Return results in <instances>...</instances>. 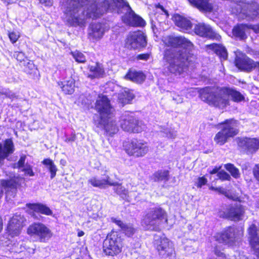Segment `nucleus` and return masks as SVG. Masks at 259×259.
<instances>
[{
  "label": "nucleus",
  "mask_w": 259,
  "mask_h": 259,
  "mask_svg": "<svg viewBox=\"0 0 259 259\" xmlns=\"http://www.w3.org/2000/svg\"><path fill=\"white\" fill-rule=\"evenodd\" d=\"M27 233L35 241L47 242L53 236L51 230L41 223H34L27 228Z\"/></svg>",
  "instance_id": "obj_10"
},
{
  "label": "nucleus",
  "mask_w": 259,
  "mask_h": 259,
  "mask_svg": "<svg viewBox=\"0 0 259 259\" xmlns=\"http://www.w3.org/2000/svg\"><path fill=\"white\" fill-rule=\"evenodd\" d=\"M207 50L213 51L224 60L227 59L228 54L226 49L222 46L216 44H212L206 46Z\"/></svg>",
  "instance_id": "obj_31"
},
{
  "label": "nucleus",
  "mask_w": 259,
  "mask_h": 259,
  "mask_svg": "<svg viewBox=\"0 0 259 259\" xmlns=\"http://www.w3.org/2000/svg\"><path fill=\"white\" fill-rule=\"evenodd\" d=\"M248 239L255 254L259 256V235L256 226L252 224L248 229Z\"/></svg>",
  "instance_id": "obj_23"
},
{
  "label": "nucleus",
  "mask_w": 259,
  "mask_h": 259,
  "mask_svg": "<svg viewBox=\"0 0 259 259\" xmlns=\"http://www.w3.org/2000/svg\"><path fill=\"white\" fill-rule=\"evenodd\" d=\"M249 29H253L256 33H259V24L257 25H247L246 24H239L234 27L233 34L234 36L241 40L247 37L246 33Z\"/></svg>",
  "instance_id": "obj_24"
},
{
  "label": "nucleus",
  "mask_w": 259,
  "mask_h": 259,
  "mask_svg": "<svg viewBox=\"0 0 259 259\" xmlns=\"http://www.w3.org/2000/svg\"><path fill=\"white\" fill-rule=\"evenodd\" d=\"M190 92L193 96L199 93L202 101L220 108H224L229 105L230 97L237 102L244 99L240 92L228 88L207 87L203 89H191Z\"/></svg>",
  "instance_id": "obj_3"
},
{
  "label": "nucleus",
  "mask_w": 259,
  "mask_h": 259,
  "mask_svg": "<svg viewBox=\"0 0 259 259\" xmlns=\"http://www.w3.org/2000/svg\"><path fill=\"white\" fill-rule=\"evenodd\" d=\"M111 220L112 222L120 227L122 232L125 233L126 236L130 237L134 233L135 229L132 225L124 224L120 220L115 218H111Z\"/></svg>",
  "instance_id": "obj_33"
},
{
  "label": "nucleus",
  "mask_w": 259,
  "mask_h": 259,
  "mask_svg": "<svg viewBox=\"0 0 259 259\" xmlns=\"http://www.w3.org/2000/svg\"><path fill=\"white\" fill-rule=\"evenodd\" d=\"M256 207L259 208V203L258 202H257V203L256 204Z\"/></svg>",
  "instance_id": "obj_60"
},
{
  "label": "nucleus",
  "mask_w": 259,
  "mask_h": 259,
  "mask_svg": "<svg viewBox=\"0 0 259 259\" xmlns=\"http://www.w3.org/2000/svg\"><path fill=\"white\" fill-rule=\"evenodd\" d=\"M153 246L162 259H170L174 253L172 243L164 235H155Z\"/></svg>",
  "instance_id": "obj_9"
},
{
  "label": "nucleus",
  "mask_w": 259,
  "mask_h": 259,
  "mask_svg": "<svg viewBox=\"0 0 259 259\" xmlns=\"http://www.w3.org/2000/svg\"><path fill=\"white\" fill-rule=\"evenodd\" d=\"M84 232H83V231H80L78 232V236L79 237H81V236H82L84 235Z\"/></svg>",
  "instance_id": "obj_56"
},
{
  "label": "nucleus",
  "mask_w": 259,
  "mask_h": 259,
  "mask_svg": "<svg viewBox=\"0 0 259 259\" xmlns=\"http://www.w3.org/2000/svg\"><path fill=\"white\" fill-rule=\"evenodd\" d=\"M207 182V179L204 177H200L197 179L196 182V185L198 188H201L202 186L205 185Z\"/></svg>",
  "instance_id": "obj_46"
},
{
  "label": "nucleus",
  "mask_w": 259,
  "mask_h": 259,
  "mask_svg": "<svg viewBox=\"0 0 259 259\" xmlns=\"http://www.w3.org/2000/svg\"><path fill=\"white\" fill-rule=\"evenodd\" d=\"M154 13L152 14L151 18V27L153 31L157 28L158 23L162 22L168 17V12L160 4L155 5Z\"/></svg>",
  "instance_id": "obj_20"
},
{
  "label": "nucleus",
  "mask_w": 259,
  "mask_h": 259,
  "mask_svg": "<svg viewBox=\"0 0 259 259\" xmlns=\"http://www.w3.org/2000/svg\"><path fill=\"white\" fill-rule=\"evenodd\" d=\"M164 43L170 47L164 51L163 66L167 73L176 75L185 72L189 62L193 44L182 36H167L163 38Z\"/></svg>",
  "instance_id": "obj_2"
},
{
  "label": "nucleus",
  "mask_w": 259,
  "mask_h": 259,
  "mask_svg": "<svg viewBox=\"0 0 259 259\" xmlns=\"http://www.w3.org/2000/svg\"><path fill=\"white\" fill-rule=\"evenodd\" d=\"M99 0H61L66 21L72 26L83 27L87 18L96 19L108 11L124 14L123 21L133 26L143 27L146 23L132 10L125 0H104L100 7Z\"/></svg>",
  "instance_id": "obj_1"
},
{
  "label": "nucleus",
  "mask_w": 259,
  "mask_h": 259,
  "mask_svg": "<svg viewBox=\"0 0 259 259\" xmlns=\"http://www.w3.org/2000/svg\"><path fill=\"white\" fill-rule=\"evenodd\" d=\"M243 234L242 228L230 226L225 228L221 233L215 236L216 240L229 246L238 245Z\"/></svg>",
  "instance_id": "obj_8"
},
{
  "label": "nucleus",
  "mask_w": 259,
  "mask_h": 259,
  "mask_svg": "<svg viewBox=\"0 0 259 259\" xmlns=\"http://www.w3.org/2000/svg\"><path fill=\"white\" fill-rule=\"evenodd\" d=\"M235 63L240 70L250 72L253 69H256L259 73V62L250 59L240 51L236 52Z\"/></svg>",
  "instance_id": "obj_14"
},
{
  "label": "nucleus",
  "mask_w": 259,
  "mask_h": 259,
  "mask_svg": "<svg viewBox=\"0 0 259 259\" xmlns=\"http://www.w3.org/2000/svg\"><path fill=\"white\" fill-rule=\"evenodd\" d=\"M90 73L88 77L91 78L102 77L105 71L103 65L99 63H96L94 65L89 66Z\"/></svg>",
  "instance_id": "obj_29"
},
{
  "label": "nucleus",
  "mask_w": 259,
  "mask_h": 259,
  "mask_svg": "<svg viewBox=\"0 0 259 259\" xmlns=\"http://www.w3.org/2000/svg\"><path fill=\"white\" fill-rule=\"evenodd\" d=\"M173 19L175 24L183 31H189L192 27V24L189 19L179 14L175 15Z\"/></svg>",
  "instance_id": "obj_26"
},
{
  "label": "nucleus",
  "mask_w": 259,
  "mask_h": 259,
  "mask_svg": "<svg viewBox=\"0 0 259 259\" xmlns=\"http://www.w3.org/2000/svg\"><path fill=\"white\" fill-rule=\"evenodd\" d=\"M218 189L216 191L220 193L225 194H226V190L222 187H218Z\"/></svg>",
  "instance_id": "obj_55"
},
{
  "label": "nucleus",
  "mask_w": 259,
  "mask_h": 259,
  "mask_svg": "<svg viewBox=\"0 0 259 259\" xmlns=\"http://www.w3.org/2000/svg\"><path fill=\"white\" fill-rule=\"evenodd\" d=\"M125 78L137 83H141L144 80L145 76L142 72L130 70Z\"/></svg>",
  "instance_id": "obj_34"
},
{
  "label": "nucleus",
  "mask_w": 259,
  "mask_h": 259,
  "mask_svg": "<svg viewBox=\"0 0 259 259\" xmlns=\"http://www.w3.org/2000/svg\"><path fill=\"white\" fill-rule=\"evenodd\" d=\"M114 183V185H113L114 186V191L123 199L128 200L127 191L121 185L118 184L117 183Z\"/></svg>",
  "instance_id": "obj_37"
},
{
  "label": "nucleus",
  "mask_w": 259,
  "mask_h": 259,
  "mask_svg": "<svg viewBox=\"0 0 259 259\" xmlns=\"http://www.w3.org/2000/svg\"><path fill=\"white\" fill-rule=\"evenodd\" d=\"M146 44V36L142 31L134 32L131 34L126 42L127 48L133 49L145 47Z\"/></svg>",
  "instance_id": "obj_19"
},
{
  "label": "nucleus",
  "mask_w": 259,
  "mask_h": 259,
  "mask_svg": "<svg viewBox=\"0 0 259 259\" xmlns=\"http://www.w3.org/2000/svg\"><path fill=\"white\" fill-rule=\"evenodd\" d=\"M149 58V54L148 53L140 54L137 56V59L139 60H147Z\"/></svg>",
  "instance_id": "obj_50"
},
{
  "label": "nucleus",
  "mask_w": 259,
  "mask_h": 259,
  "mask_svg": "<svg viewBox=\"0 0 259 259\" xmlns=\"http://www.w3.org/2000/svg\"><path fill=\"white\" fill-rule=\"evenodd\" d=\"M236 4L232 12L242 19H254L259 17V5L249 0H233Z\"/></svg>",
  "instance_id": "obj_5"
},
{
  "label": "nucleus",
  "mask_w": 259,
  "mask_h": 259,
  "mask_svg": "<svg viewBox=\"0 0 259 259\" xmlns=\"http://www.w3.org/2000/svg\"><path fill=\"white\" fill-rule=\"evenodd\" d=\"M13 56L20 62L21 66H25V62H26V59H27V58L25 56L23 53L21 52H15L14 53Z\"/></svg>",
  "instance_id": "obj_41"
},
{
  "label": "nucleus",
  "mask_w": 259,
  "mask_h": 259,
  "mask_svg": "<svg viewBox=\"0 0 259 259\" xmlns=\"http://www.w3.org/2000/svg\"><path fill=\"white\" fill-rule=\"evenodd\" d=\"M18 33L15 32H11L9 33V38L12 43L14 44L16 42L19 37Z\"/></svg>",
  "instance_id": "obj_45"
},
{
  "label": "nucleus",
  "mask_w": 259,
  "mask_h": 259,
  "mask_svg": "<svg viewBox=\"0 0 259 259\" xmlns=\"http://www.w3.org/2000/svg\"><path fill=\"white\" fill-rule=\"evenodd\" d=\"M254 175L256 179L259 181V165L256 166L254 170Z\"/></svg>",
  "instance_id": "obj_52"
},
{
  "label": "nucleus",
  "mask_w": 259,
  "mask_h": 259,
  "mask_svg": "<svg viewBox=\"0 0 259 259\" xmlns=\"http://www.w3.org/2000/svg\"><path fill=\"white\" fill-rule=\"evenodd\" d=\"M192 6L196 7L200 11L210 12L213 7L210 0H188Z\"/></svg>",
  "instance_id": "obj_27"
},
{
  "label": "nucleus",
  "mask_w": 259,
  "mask_h": 259,
  "mask_svg": "<svg viewBox=\"0 0 259 259\" xmlns=\"http://www.w3.org/2000/svg\"><path fill=\"white\" fill-rule=\"evenodd\" d=\"M24 221V218L20 214L16 213L11 219L6 230V234L9 241L12 242L11 238L18 236L20 234Z\"/></svg>",
  "instance_id": "obj_15"
},
{
  "label": "nucleus",
  "mask_w": 259,
  "mask_h": 259,
  "mask_svg": "<svg viewBox=\"0 0 259 259\" xmlns=\"http://www.w3.org/2000/svg\"><path fill=\"white\" fill-rule=\"evenodd\" d=\"M225 167L228 170L231 175L235 178L237 179L240 177V172L236 167L231 163H228L225 165Z\"/></svg>",
  "instance_id": "obj_39"
},
{
  "label": "nucleus",
  "mask_w": 259,
  "mask_h": 259,
  "mask_svg": "<svg viewBox=\"0 0 259 259\" xmlns=\"http://www.w3.org/2000/svg\"><path fill=\"white\" fill-rule=\"evenodd\" d=\"M19 180V178L16 177L14 174H11L9 180H1L0 198L2 197L4 190L7 198L9 196L14 197Z\"/></svg>",
  "instance_id": "obj_16"
},
{
  "label": "nucleus",
  "mask_w": 259,
  "mask_h": 259,
  "mask_svg": "<svg viewBox=\"0 0 259 259\" xmlns=\"http://www.w3.org/2000/svg\"><path fill=\"white\" fill-rule=\"evenodd\" d=\"M88 181L90 184L95 187L103 188L107 185H114V183L110 180L108 176L102 179H99L97 177H92Z\"/></svg>",
  "instance_id": "obj_28"
},
{
  "label": "nucleus",
  "mask_w": 259,
  "mask_h": 259,
  "mask_svg": "<svg viewBox=\"0 0 259 259\" xmlns=\"http://www.w3.org/2000/svg\"><path fill=\"white\" fill-rule=\"evenodd\" d=\"M32 253H34V249H33L32 250Z\"/></svg>",
  "instance_id": "obj_62"
},
{
  "label": "nucleus",
  "mask_w": 259,
  "mask_h": 259,
  "mask_svg": "<svg viewBox=\"0 0 259 259\" xmlns=\"http://www.w3.org/2000/svg\"><path fill=\"white\" fill-rule=\"evenodd\" d=\"M221 130L214 138V142L219 145H223L228 139L236 135L238 132V123L233 119H227L220 124Z\"/></svg>",
  "instance_id": "obj_7"
},
{
  "label": "nucleus",
  "mask_w": 259,
  "mask_h": 259,
  "mask_svg": "<svg viewBox=\"0 0 259 259\" xmlns=\"http://www.w3.org/2000/svg\"><path fill=\"white\" fill-rule=\"evenodd\" d=\"M19 244L17 243L16 244L14 243L13 245V248H12V251L16 252H19L22 251V244L19 245Z\"/></svg>",
  "instance_id": "obj_48"
},
{
  "label": "nucleus",
  "mask_w": 259,
  "mask_h": 259,
  "mask_svg": "<svg viewBox=\"0 0 259 259\" xmlns=\"http://www.w3.org/2000/svg\"><path fill=\"white\" fill-rule=\"evenodd\" d=\"M220 168H221L220 167H215L212 169H208V171L211 175L215 174L218 173V171L220 169Z\"/></svg>",
  "instance_id": "obj_53"
},
{
  "label": "nucleus",
  "mask_w": 259,
  "mask_h": 259,
  "mask_svg": "<svg viewBox=\"0 0 259 259\" xmlns=\"http://www.w3.org/2000/svg\"><path fill=\"white\" fill-rule=\"evenodd\" d=\"M73 58L78 63H84L86 60L85 56L78 51H75L71 53Z\"/></svg>",
  "instance_id": "obj_40"
},
{
  "label": "nucleus",
  "mask_w": 259,
  "mask_h": 259,
  "mask_svg": "<svg viewBox=\"0 0 259 259\" xmlns=\"http://www.w3.org/2000/svg\"><path fill=\"white\" fill-rule=\"evenodd\" d=\"M106 30L105 24L101 23H92L90 27L89 35L90 39L97 40L101 38Z\"/></svg>",
  "instance_id": "obj_25"
},
{
  "label": "nucleus",
  "mask_w": 259,
  "mask_h": 259,
  "mask_svg": "<svg viewBox=\"0 0 259 259\" xmlns=\"http://www.w3.org/2000/svg\"><path fill=\"white\" fill-rule=\"evenodd\" d=\"M238 144L248 154L254 153L259 149V139L257 138H243L239 140Z\"/></svg>",
  "instance_id": "obj_22"
},
{
  "label": "nucleus",
  "mask_w": 259,
  "mask_h": 259,
  "mask_svg": "<svg viewBox=\"0 0 259 259\" xmlns=\"http://www.w3.org/2000/svg\"><path fill=\"white\" fill-rule=\"evenodd\" d=\"M122 247L121 239L116 232L108 234L103 242V249L105 253L113 256L121 251Z\"/></svg>",
  "instance_id": "obj_11"
},
{
  "label": "nucleus",
  "mask_w": 259,
  "mask_h": 259,
  "mask_svg": "<svg viewBox=\"0 0 259 259\" xmlns=\"http://www.w3.org/2000/svg\"><path fill=\"white\" fill-rule=\"evenodd\" d=\"M95 108L100 114L94 116L95 125L110 136L116 133L118 128L113 118L110 101L106 95H99Z\"/></svg>",
  "instance_id": "obj_4"
},
{
  "label": "nucleus",
  "mask_w": 259,
  "mask_h": 259,
  "mask_svg": "<svg viewBox=\"0 0 259 259\" xmlns=\"http://www.w3.org/2000/svg\"><path fill=\"white\" fill-rule=\"evenodd\" d=\"M218 179L222 180H229L231 178L230 175L224 171H221L217 174Z\"/></svg>",
  "instance_id": "obj_44"
},
{
  "label": "nucleus",
  "mask_w": 259,
  "mask_h": 259,
  "mask_svg": "<svg viewBox=\"0 0 259 259\" xmlns=\"http://www.w3.org/2000/svg\"><path fill=\"white\" fill-rule=\"evenodd\" d=\"M42 163L46 166L50 171L51 179L54 178L56 175L58 168L53 161L50 158H46L42 161Z\"/></svg>",
  "instance_id": "obj_35"
},
{
  "label": "nucleus",
  "mask_w": 259,
  "mask_h": 259,
  "mask_svg": "<svg viewBox=\"0 0 259 259\" xmlns=\"http://www.w3.org/2000/svg\"><path fill=\"white\" fill-rule=\"evenodd\" d=\"M168 170H158L153 174L152 178L155 182L167 181L168 180Z\"/></svg>",
  "instance_id": "obj_36"
},
{
  "label": "nucleus",
  "mask_w": 259,
  "mask_h": 259,
  "mask_svg": "<svg viewBox=\"0 0 259 259\" xmlns=\"http://www.w3.org/2000/svg\"><path fill=\"white\" fill-rule=\"evenodd\" d=\"M160 132L162 136L170 139H174L177 136V132L172 129L162 127Z\"/></svg>",
  "instance_id": "obj_38"
},
{
  "label": "nucleus",
  "mask_w": 259,
  "mask_h": 259,
  "mask_svg": "<svg viewBox=\"0 0 259 259\" xmlns=\"http://www.w3.org/2000/svg\"><path fill=\"white\" fill-rule=\"evenodd\" d=\"M24 67V70L27 73L31 74L32 73L34 70L36 69V67L33 64V62L29 60L28 59H26V62H25V66H23Z\"/></svg>",
  "instance_id": "obj_42"
},
{
  "label": "nucleus",
  "mask_w": 259,
  "mask_h": 259,
  "mask_svg": "<svg viewBox=\"0 0 259 259\" xmlns=\"http://www.w3.org/2000/svg\"><path fill=\"white\" fill-rule=\"evenodd\" d=\"M76 136L74 133H72L70 136H66L65 142L67 143L72 142L75 140Z\"/></svg>",
  "instance_id": "obj_49"
},
{
  "label": "nucleus",
  "mask_w": 259,
  "mask_h": 259,
  "mask_svg": "<svg viewBox=\"0 0 259 259\" xmlns=\"http://www.w3.org/2000/svg\"><path fill=\"white\" fill-rule=\"evenodd\" d=\"M60 78L62 81L58 82V85L65 94L71 95L74 92L75 81L71 76L69 70H60Z\"/></svg>",
  "instance_id": "obj_17"
},
{
  "label": "nucleus",
  "mask_w": 259,
  "mask_h": 259,
  "mask_svg": "<svg viewBox=\"0 0 259 259\" xmlns=\"http://www.w3.org/2000/svg\"><path fill=\"white\" fill-rule=\"evenodd\" d=\"M3 94L5 95L7 97L10 98H13L15 97L14 94L9 90H6L2 93Z\"/></svg>",
  "instance_id": "obj_51"
},
{
  "label": "nucleus",
  "mask_w": 259,
  "mask_h": 259,
  "mask_svg": "<svg viewBox=\"0 0 259 259\" xmlns=\"http://www.w3.org/2000/svg\"><path fill=\"white\" fill-rule=\"evenodd\" d=\"M29 207L30 209L35 212H39L47 215H51L53 214V211L50 209V208L42 204H29Z\"/></svg>",
  "instance_id": "obj_32"
},
{
  "label": "nucleus",
  "mask_w": 259,
  "mask_h": 259,
  "mask_svg": "<svg viewBox=\"0 0 259 259\" xmlns=\"http://www.w3.org/2000/svg\"><path fill=\"white\" fill-rule=\"evenodd\" d=\"M4 3L9 4L10 3V0H2Z\"/></svg>",
  "instance_id": "obj_59"
},
{
  "label": "nucleus",
  "mask_w": 259,
  "mask_h": 259,
  "mask_svg": "<svg viewBox=\"0 0 259 259\" xmlns=\"http://www.w3.org/2000/svg\"><path fill=\"white\" fill-rule=\"evenodd\" d=\"M25 159H26V156L25 155H22L21 156L20 159L19 160L18 162V167L19 168H22L23 167L25 166Z\"/></svg>",
  "instance_id": "obj_47"
},
{
  "label": "nucleus",
  "mask_w": 259,
  "mask_h": 259,
  "mask_svg": "<svg viewBox=\"0 0 259 259\" xmlns=\"http://www.w3.org/2000/svg\"><path fill=\"white\" fill-rule=\"evenodd\" d=\"M195 33L202 37L219 39L221 36L208 24L198 23L194 27Z\"/></svg>",
  "instance_id": "obj_21"
},
{
  "label": "nucleus",
  "mask_w": 259,
  "mask_h": 259,
  "mask_svg": "<svg viewBox=\"0 0 259 259\" xmlns=\"http://www.w3.org/2000/svg\"><path fill=\"white\" fill-rule=\"evenodd\" d=\"M2 229H3L2 220L1 218H0V232L2 231Z\"/></svg>",
  "instance_id": "obj_57"
},
{
  "label": "nucleus",
  "mask_w": 259,
  "mask_h": 259,
  "mask_svg": "<svg viewBox=\"0 0 259 259\" xmlns=\"http://www.w3.org/2000/svg\"><path fill=\"white\" fill-rule=\"evenodd\" d=\"M173 100H175L177 103H181L183 102V98L178 95V96H176V97H173Z\"/></svg>",
  "instance_id": "obj_54"
},
{
  "label": "nucleus",
  "mask_w": 259,
  "mask_h": 259,
  "mask_svg": "<svg viewBox=\"0 0 259 259\" xmlns=\"http://www.w3.org/2000/svg\"><path fill=\"white\" fill-rule=\"evenodd\" d=\"M167 222L165 211L161 208H155L145 216L142 225L146 230L158 231L159 226Z\"/></svg>",
  "instance_id": "obj_6"
},
{
  "label": "nucleus",
  "mask_w": 259,
  "mask_h": 259,
  "mask_svg": "<svg viewBox=\"0 0 259 259\" xmlns=\"http://www.w3.org/2000/svg\"><path fill=\"white\" fill-rule=\"evenodd\" d=\"M210 189L216 191L218 188L211 186L210 187Z\"/></svg>",
  "instance_id": "obj_58"
},
{
  "label": "nucleus",
  "mask_w": 259,
  "mask_h": 259,
  "mask_svg": "<svg viewBox=\"0 0 259 259\" xmlns=\"http://www.w3.org/2000/svg\"><path fill=\"white\" fill-rule=\"evenodd\" d=\"M119 122L121 128L127 132L139 133L146 128V125L142 121L137 119L128 112H125L121 116Z\"/></svg>",
  "instance_id": "obj_12"
},
{
  "label": "nucleus",
  "mask_w": 259,
  "mask_h": 259,
  "mask_svg": "<svg viewBox=\"0 0 259 259\" xmlns=\"http://www.w3.org/2000/svg\"><path fill=\"white\" fill-rule=\"evenodd\" d=\"M119 102L123 105L130 103L131 101L135 98V95L133 91L128 89H125L120 92L118 95Z\"/></svg>",
  "instance_id": "obj_30"
},
{
  "label": "nucleus",
  "mask_w": 259,
  "mask_h": 259,
  "mask_svg": "<svg viewBox=\"0 0 259 259\" xmlns=\"http://www.w3.org/2000/svg\"><path fill=\"white\" fill-rule=\"evenodd\" d=\"M63 162H65V161L64 160H61V161H60V162H61V163H62V162H63Z\"/></svg>",
  "instance_id": "obj_61"
},
{
  "label": "nucleus",
  "mask_w": 259,
  "mask_h": 259,
  "mask_svg": "<svg viewBox=\"0 0 259 259\" xmlns=\"http://www.w3.org/2000/svg\"><path fill=\"white\" fill-rule=\"evenodd\" d=\"M245 209L240 204L230 206L225 211L220 212L219 216L234 221L242 220L244 217Z\"/></svg>",
  "instance_id": "obj_18"
},
{
  "label": "nucleus",
  "mask_w": 259,
  "mask_h": 259,
  "mask_svg": "<svg viewBox=\"0 0 259 259\" xmlns=\"http://www.w3.org/2000/svg\"><path fill=\"white\" fill-rule=\"evenodd\" d=\"M21 170L24 172L25 175L32 177L34 175L32 169V166L30 164H26Z\"/></svg>",
  "instance_id": "obj_43"
},
{
  "label": "nucleus",
  "mask_w": 259,
  "mask_h": 259,
  "mask_svg": "<svg viewBox=\"0 0 259 259\" xmlns=\"http://www.w3.org/2000/svg\"><path fill=\"white\" fill-rule=\"evenodd\" d=\"M257 259H258V258H257Z\"/></svg>",
  "instance_id": "obj_63"
},
{
  "label": "nucleus",
  "mask_w": 259,
  "mask_h": 259,
  "mask_svg": "<svg viewBox=\"0 0 259 259\" xmlns=\"http://www.w3.org/2000/svg\"><path fill=\"white\" fill-rule=\"evenodd\" d=\"M123 146L129 155L137 157L144 156L149 151L145 142L136 139L124 143Z\"/></svg>",
  "instance_id": "obj_13"
}]
</instances>
